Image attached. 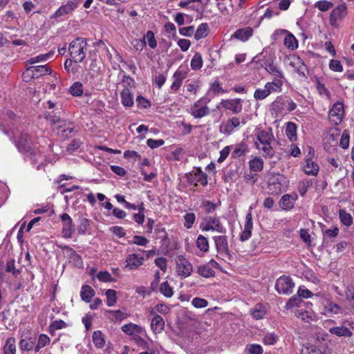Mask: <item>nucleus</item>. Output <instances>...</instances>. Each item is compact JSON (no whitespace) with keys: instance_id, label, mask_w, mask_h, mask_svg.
I'll list each match as a JSON object with an SVG mask.
<instances>
[{"instance_id":"obj_1","label":"nucleus","mask_w":354,"mask_h":354,"mask_svg":"<svg viewBox=\"0 0 354 354\" xmlns=\"http://www.w3.org/2000/svg\"><path fill=\"white\" fill-rule=\"evenodd\" d=\"M255 137L257 140L254 142V146L261 155L265 158H272L275 153L272 146V142L275 141L272 130L257 129Z\"/></svg>"},{"instance_id":"obj_2","label":"nucleus","mask_w":354,"mask_h":354,"mask_svg":"<svg viewBox=\"0 0 354 354\" xmlns=\"http://www.w3.org/2000/svg\"><path fill=\"white\" fill-rule=\"evenodd\" d=\"M87 48L86 40L77 37L73 40L68 47L70 55L75 62H82L86 57Z\"/></svg>"},{"instance_id":"obj_3","label":"nucleus","mask_w":354,"mask_h":354,"mask_svg":"<svg viewBox=\"0 0 354 354\" xmlns=\"http://www.w3.org/2000/svg\"><path fill=\"white\" fill-rule=\"evenodd\" d=\"M288 183V180L284 175L272 174L268 178V192L271 194H278L284 191Z\"/></svg>"},{"instance_id":"obj_4","label":"nucleus","mask_w":354,"mask_h":354,"mask_svg":"<svg viewBox=\"0 0 354 354\" xmlns=\"http://www.w3.org/2000/svg\"><path fill=\"white\" fill-rule=\"evenodd\" d=\"M51 72L47 65L30 66L23 73L22 77L25 82H29L32 79L50 74Z\"/></svg>"},{"instance_id":"obj_5","label":"nucleus","mask_w":354,"mask_h":354,"mask_svg":"<svg viewBox=\"0 0 354 354\" xmlns=\"http://www.w3.org/2000/svg\"><path fill=\"white\" fill-rule=\"evenodd\" d=\"M210 100L207 97H203L197 100L189 109V113L194 118H201L209 114L207 104Z\"/></svg>"},{"instance_id":"obj_6","label":"nucleus","mask_w":354,"mask_h":354,"mask_svg":"<svg viewBox=\"0 0 354 354\" xmlns=\"http://www.w3.org/2000/svg\"><path fill=\"white\" fill-rule=\"evenodd\" d=\"M176 272L178 276L186 278L191 275L193 271L192 264L183 256L176 258Z\"/></svg>"},{"instance_id":"obj_7","label":"nucleus","mask_w":354,"mask_h":354,"mask_svg":"<svg viewBox=\"0 0 354 354\" xmlns=\"http://www.w3.org/2000/svg\"><path fill=\"white\" fill-rule=\"evenodd\" d=\"M294 287L295 283L292 279L288 276L280 277L275 283V289L280 294H290Z\"/></svg>"},{"instance_id":"obj_8","label":"nucleus","mask_w":354,"mask_h":354,"mask_svg":"<svg viewBox=\"0 0 354 354\" xmlns=\"http://www.w3.org/2000/svg\"><path fill=\"white\" fill-rule=\"evenodd\" d=\"M346 15V6L344 4L339 5L332 10L330 15V24L335 28L339 27L340 22L344 19Z\"/></svg>"},{"instance_id":"obj_9","label":"nucleus","mask_w":354,"mask_h":354,"mask_svg":"<svg viewBox=\"0 0 354 354\" xmlns=\"http://www.w3.org/2000/svg\"><path fill=\"white\" fill-rule=\"evenodd\" d=\"M202 230L205 231H215L219 233L224 234L226 229L221 224L218 218L209 216L207 217L201 225Z\"/></svg>"},{"instance_id":"obj_10","label":"nucleus","mask_w":354,"mask_h":354,"mask_svg":"<svg viewBox=\"0 0 354 354\" xmlns=\"http://www.w3.org/2000/svg\"><path fill=\"white\" fill-rule=\"evenodd\" d=\"M245 123L246 120L244 118L240 120V118L238 117H232L221 126L220 130L223 134L230 136L236 129H238L241 124H245Z\"/></svg>"},{"instance_id":"obj_11","label":"nucleus","mask_w":354,"mask_h":354,"mask_svg":"<svg viewBox=\"0 0 354 354\" xmlns=\"http://www.w3.org/2000/svg\"><path fill=\"white\" fill-rule=\"evenodd\" d=\"M322 314L327 317L337 315L342 311V308L339 305L326 297L322 299Z\"/></svg>"},{"instance_id":"obj_12","label":"nucleus","mask_w":354,"mask_h":354,"mask_svg":"<svg viewBox=\"0 0 354 354\" xmlns=\"http://www.w3.org/2000/svg\"><path fill=\"white\" fill-rule=\"evenodd\" d=\"M79 0H71L66 4L61 6L52 15L51 18L61 19L64 16L71 14L79 5Z\"/></svg>"},{"instance_id":"obj_13","label":"nucleus","mask_w":354,"mask_h":354,"mask_svg":"<svg viewBox=\"0 0 354 354\" xmlns=\"http://www.w3.org/2000/svg\"><path fill=\"white\" fill-rule=\"evenodd\" d=\"M344 113V105L342 102H336L330 109L328 118L333 124H338L342 122Z\"/></svg>"},{"instance_id":"obj_14","label":"nucleus","mask_w":354,"mask_h":354,"mask_svg":"<svg viewBox=\"0 0 354 354\" xmlns=\"http://www.w3.org/2000/svg\"><path fill=\"white\" fill-rule=\"evenodd\" d=\"M33 142L31 138L27 134H22L17 143V147L20 152L26 154L33 149Z\"/></svg>"},{"instance_id":"obj_15","label":"nucleus","mask_w":354,"mask_h":354,"mask_svg":"<svg viewBox=\"0 0 354 354\" xmlns=\"http://www.w3.org/2000/svg\"><path fill=\"white\" fill-rule=\"evenodd\" d=\"M301 169L306 175L316 176L319 171V167L310 157L304 159Z\"/></svg>"},{"instance_id":"obj_16","label":"nucleus","mask_w":354,"mask_h":354,"mask_svg":"<svg viewBox=\"0 0 354 354\" xmlns=\"http://www.w3.org/2000/svg\"><path fill=\"white\" fill-rule=\"evenodd\" d=\"M145 258L138 254H131L126 259V268L129 270H136L144 263Z\"/></svg>"},{"instance_id":"obj_17","label":"nucleus","mask_w":354,"mask_h":354,"mask_svg":"<svg viewBox=\"0 0 354 354\" xmlns=\"http://www.w3.org/2000/svg\"><path fill=\"white\" fill-rule=\"evenodd\" d=\"M252 207H250L249 212L245 216V223L244 225V230L241 232L240 239L245 241L251 237L252 230L253 228L252 216Z\"/></svg>"},{"instance_id":"obj_18","label":"nucleus","mask_w":354,"mask_h":354,"mask_svg":"<svg viewBox=\"0 0 354 354\" xmlns=\"http://www.w3.org/2000/svg\"><path fill=\"white\" fill-rule=\"evenodd\" d=\"M61 219L63 223L62 234L64 237L70 238L75 230L71 217L66 213L62 214Z\"/></svg>"},{"instance_id":"obj_19","label":"nucleus","mask_w":354,"mask_h":354,"mask_svg":"<svg viewBox=\"0 0 354 354\" xmlns=\"http://www.w3.org/2000/svg\"><path fill=\"white\" fill-rule=\"evenodd\" d=\"M216 250L221 254H228L229 247L227 237L225 235L215 236L213 237Z\"/></svg>"},{"instance_id":"obj_20","label":"nucleus","mask_w":354,"mask_h":354,"mask_svg":"<svg viewBox=\"0 0 354 354\" xmlns=\"http://www.w3.org/2000/svg\"><path fill=\"white\" fill-rule=\"evenodd\" d=\"M289 65L299 75L305 76L307 71L306 66L299 57H292L290 59Z\"/></svg>"},{"instance_id":"obj_21","label":"nucleus","mask_w":354,"mask_h":354,"mask_svg":"<svg viewBox=\"0 0 354 354\" xmlns=\"http://www.w3.org/2000/svg\"><path fill=\"white\" fill-rule=\"evenodd\" d=\"M221 105L226 109L232 111L234 113H238L242 110L241 99L225 100L221 102Z\"/></svg>"},{"instance_id":"obj_22","label":"nucleus","mask_w":354,"mask_h":354,"mask_svg":"<svg viewBox=\"0 0 354 354\" xmlns=\"http://www.w3.org/2000/svg\"><path fill=\"white\" fill-rule=\"evenodd\" d=\"M188 181L197 186L198 184L205 185L207 183V176L202 172L200 169L197 170L194 174H190L188 178Z\"/></svg>"},{"instance_id":"obj_23","label":"nucleus","mask_w":354,"mask_h":354,"mask_svg":"<svg viewBox=\"0 0 354 354\" xmlns=\"http://www.w3.org/2000/svg\"><path fill=\"white\" fill-rule=\"evenodd\" d=\"M329 332L332 335L340 337H351L353 336V332L344 326L332 327L329 328Z\"/></svg>"},{"instance_id":"obj_24","label":"nucleus","mask_w":354,"mask_h":354,"mask_svg":"<svg viewBox=\"0 0 354 354\" xmlns=\"http://www.w3.org/2000/svg\"><path fill=\"white\" fill-rule=\"evenodd\" d=\"M165 328V321L163 318L158 315H155L151 322V328L155 333H161Z\"/></svg>"},{"instance_id":"obj_25","label":"nucleus","mask_w":354,"mask_h":354,"mask_svg":"<svg viewBox=\"0 0 354 354\" xmlns=\"http://www.w3.org/2000/svg\"><path fill=\"white\" fill-rule=\"evenodd\" d=\"M253 35V29L250 27H245L236 30L233 36L234 38L245 41L249 39Z\"/></svg>"},{"instance_id":"obj_26","label":"nucleus","mask_w":354,"mask_h":354,"mask_svg":"<svg viewBox=\"0 0 354 354\" xmlns=\"http://www.w3.org/2000/svg\"><path fill=\"white\" fill-rule=\"evenodd\" d=\"M232 149V157L234 158L245 156L248 151V147L244 142H240L236 145H231Z\"/></svg>"},{"instance_id":"obj_27","label":"nucleus","mask_w":354,"mask_h":354,"mask_svg":"<svg viewBox=\"0 0 354 354\" xmlns=\"http://www.w3.org/2000/svg\"><path fill=\"white\" fill-rule=\"evenodd\" d=\"M122 330L128 335H134L142 333L145 330L139 325L129 323L122 327Z\"/></svg>"},{"instance_id":"obj_28","label":"nucleus","mask_w":354,"mask_h":354,"mask_svg":"<svg viewBox=\"0 0 354 354\" xmlns=\"http://www.w3.org/2000/svg\"><path fill=\"white\" fill-rule=\"evenodd\" d=\"M121 102L124 106L131 107L133 104V97L129 88H124L121 92Z\"/></svg>"},{"instance_id":"obj_29","label":"nucleus","mask_w":354,"mask_h":354,"mask_svg":"<svg viewBox=\"0 0 354 354\" xmlns=\"http://www.w3.org/2000/svg\"><path fill=\"white\" fill-rule=\"evenodd\" d=\"M54 55V51H50L46 54L39 55L28 59L25 64L26 66L32 65L39 62H45L49 59L52 58Z\"/></svg>"},{"instance_id":"obj_30","label":"nucleus","mask_w":354,"mask_h":354,"mask_svg":"<svg viewBox=\"0 0 354 354\" xmlns=\"http://www.w3.org/2000/svg\"><path fill=\"white\" fill-rule=\"evenodd\" d=\"M297 125L292 122H288L286 125V136L290 142H295L297 140Z\"/></svg>"},{"instance_id":"obj_31","label":"nucleus","mask_w":354,"mask_h":354,"mask_svg":"<svg viewBox=\"0 0 354 354\" xmlns=\"http://www.w3.org/2000/svg\"><path fill=\"white\" fill-rule=\"evenodd\" d=\"M301 354H325L322 347L308 343L301 350Z\"/></svg>"},{"instance_id":"obj_32","label":"nucleus","mask_w":354,"mask_h":354,"mask_svg":"<svg viewBox=\"0 0 354 354\" xmlns=\"http://www.w3.org/2000/svg\"><path fill=\"white\" fill-rule=\"evenodd\" d=\"M283 45L288 49L293 50L298 47V42L295 37L288 31L283 39Z\"/></svg>"},{"instance_id":"obj_33","label":"nucleus","mask_w":354,"mask_h":354,"mask_svg":"<svg viewBox=\"0 0 354 354\" xmlns=\"http://www.w3.org/2000/svg\"><path fill=\"white\" fill-rule=\"evenodd\" d=\"M265 69L270 74L275 76V78L283 79L284 77L283 72L279 68V67L276 64L273 63L266 64Z\"/></svg>"},{"instance_id":"obj_34","label":"nucleus","mask_w":354,"mask_h":354,"mask_svg":"<svg viewBox=\"0 0 354 354\" xmlns=\"http://www.w3.org/2000/svg\"><path fill=\"white\" fill-rule=\"evenodd\" d=\"M68 253V258L71 263H73L76 266H80L82 265V261L81 257L77 254V252L72 248H66Z\"/></svg>"},{"instance_id":"obj_35","label":"nucleus","mask_w":354,"mask_h":354,"mask_svg":"<svg viewBox=\"0 0 354 354\" xmlns=\"http://www.w3.org/2000/svg\"><path fill=\"white\" fill-rule=\"evenodd\" d=\"M197 273L205 278L212 277L215 274L214 271L210 268V265L207 264L199 266L197 268Z\"/></svg>"},{"instance_id":"obj_36","label":"nucleus","mask_w":354,"mask_h":354,"mask_svg":"<svg viewBox=\"0 0 354 354\" xmlns=\"http://www.w3.org/2000/svg\"><path fill=\"white\" fill-rule=\"evenodd\" d=\"M295 200L290 194H285L280 200V206L283 209H290L294 206Z\"/></svg>"},{"instance_id":"obj_37","label":"nucleus","mask_w":354,"mask_h":354,"mask_svg":"<svg viewBox=\"0 0 354 354\" xmlns=\"http://www.w3.org/2000/svg\"><path fill=\"white\" fill-rule=\"evenodd\" d=\"M57 129L59 131L58 133L61 132L63 136L68 137L71 136L73 132L74 127L72 124L64 121L62 124L58 126Z\"/></svg>"},{"instance_id":"obj_38","label":"nucleus","mask_w":354,"mask_h":354,"mask_svg":"<svg viewBox=\"0 0 354 354\" xmlns=\"http://www.w3.org/2000/svg\"><path fill=\"white\" fill-rule=\"evenodd\" d=\"M264 162L260 157H255L249 161V167L252 171L259 172L263 168Z\"/></svg>"},{"instance_id":"obj_39","label":"nucleus","mask_w":354,"mask_h":354,"mask_svg":"<svg viewBox=\"0 0 354 354\" xmlns=\"http://www.w3.org/2000/svg\"><path fill=\"white\" fill-rule=\"evenodd\" d=\"M339 217L341 223L344 225L349 227L353 224V217L351 214L348 213L346 210L342 209H339Z\"/></svg>"},{"instance_id":"obj_40","label":"nucleus","mask_w":354,"mask_h":354,"mask_svg":"<svg viewBox=\"0 0 354 354\" xmlns=\"http://www.w3.org/2000/svg\"><path fill=\"white\" fill-rule=\"evenodd\" d=\"M26 154L30 156V160L32 165L37 163L39 162V159H40V163L37 166V169L40 170V169H43V166H44L43 158L40 153H36L34 151V149H33L30 152H28Z\"/></svg>"},{"instance_id":"obj_41","label":"nucleus","mask_w":354,"mask_h":354,"mask_svg":"<svg viewBox=\"0 0 354 354\" xmlns=\"http://www.w3.org/2000/svg\"><path fill=\"white\" fill-rule=\"evenodd\" d=\"M80 296L83 301L89 302L94 296V290L89 286H83L82 288Z\"/></svg>"},{"instance_id":"obj_42","label":"nucleus","mask_w":354,"mask_h":354,"mask_svg":"<svg viewBox=\"0 0 354 354\" xmlns=\"http://www.w3.org/2000/svg\"><path fill=\"white\" fill-rule=\"evenodd\" d=\"M282 79L280 78H274V80L271 82H267L266 87L269 88L270 93L272 92H279L281 90V87L283 85Z\"/></svg>"},{"instance_id":"obj_43","label":"nucleus","mask_w":354,"mask_h":354,"mask_svg":"<svg viewBox=\"0 0 354 354\" xmlns=\"http://www.w3.org/2000/svg\"><path fill=\"white\" fill-rule=\"evenodd\" d=\"M15 339L14 337H9L7 339L6 344L3 347L4 354H15L16 346Z\"/></svg>"},{"instance_id":"obj_44","label":"nucleus","mask_w":354,"mask_h":354,"mask_svg":"<svg viewBox=\"0 0 354 354\" xmlns=\"http://www.w3.org/2000/svg\"><path fill=\"white\" fill-rule=\"evenodd\" d=\"M92 338L93 342L97 348H102L104 346L105 340L101 331H95L93 334Z\"/></svg>"},{"instance_id":"obj_45","label":"nucleus","mask_w":354,"mask_h":354,"mask_svg":"<svg viewBox=\"0 0 354 354\" xmlns=\"http://www.w3.org/2000/svg\"><path fill=\"white\" fill-rule=\"evenodd\" d=\"M218 10L224 15L229 13L228 7H232V0H216Z\"/></svg>"},{"instance_id":"obj_46","label":"nucleus","mask_w":354,"mask_h":354,"mask_svg":"<svg viewBox=\"0 0 354 354\" xmlns=\"http://www.w3.org/2000/svg\"><path fill=\"white\" fill-rule=\"evenodd\" d=\"M263 352L262 346L257 344H249L245 348L246 354H262Z\"/></svg>"},{"instance_id":"obj_47","label":"nucleus","mask_w":354,"mask_h":354,"mask_svg":"<svg viewBox=\"0 0 354 354\" xmlns=\"http://www.w3.org/2000/svg\"><path fill=\"white\" fill-rule=\"evenodd\" d=\"M208 33V26L207 24H201L197 28L194 38L196 40H199L202 38H204L207 35Z\"/></svg>"},{"instance_id":"obj_48","label":"nucleus","mask_w":354,"mask_h":354,"mask_svg":"<svg viewBox=\"0 0 354 354\" xmlns=\"http://www.w3.org/2000/svg\"><path fill=\"white\" fill-rule=\"evenodd\" d=\"M170 307L165 304H158L153 309L151 310V314L156 315V313H158L162 315H167L170 313Z\"/></svg>"},{"instance_id":"obj_49","label":"nucleus","mask_w":354,"mask_h":354,"mask_svg":"<svg viewBox=\"0 0 354 354\" xmlns=\"http://www.w3.org/2000/svg\"><path fill=\"white\" fill-rule=\"evenodd\" d=\"M69 92L73 96H81L83 94V84L80 82H75L70 87Z\"/></svg>"},{"instance_id":"obj_50","label":"nucleus","mask_w":354,"mask_h":354,"mask_svg":"<svg viewBox=\"0 0 354 354\" xmlns=\"http://www.w3.org/2000/svg\"><path fill=\"white\" fill-rule=\"evenodd\" d=\"M142 39L146 41V44H148L151 49H154L157 46V41L151 30H148Z\"/></svg>"},{"instance_id":"obj_51","label":"nucleus","mask_w":354,"mask_h":354,"mask_svg":"<svg viewBox=\"0 0 354 354\" xmlns=\"http://www.w3.org/2000/svg\"><path fill=\"white\" fill-rule=\"evenodd\" d=\"M279 340V337L273 333H266L263 337V343L265 345L272 346L274 345Z\"/></svg>"},{"instance_id":"obj_52","label":"nucleus","mask_w":354,"mask_h":354,"mask_svg":"<svg viewBox=\"0 0 354 354\" xmlns=\"http://www.w3.org/2000/svg\"><path fill=\"white\" fill-rule=\"evenodd\" d=\"M196 245L202 252H207L209 250V243L206 237L199 235L196 240Z\"/></svg>"},{"instance_id":"obj_53","label":"nucleus","mask_w":354,"mask_h":354,"mask_svg":"<svg viewBox=\"0 0 354 354\" xmlns=\"http://www.w3.org/2000/svg\"><path fill=\"white\" fill-rule=\"evenodd\" d=\"M109 315L110 319L115 322H121L127 318V315L120 310H111Z\"/></svg>"},{"instance_id":"obj_54","label":"nucleus","mask_w":354,"mask_h":354,"mask_svg":"<svg viewBox=\"0 0 354 354\" xmlns=\"http://www.w3.org/2000/svg\"><path fill=\"white\" fill-rule=\"evenodd\" d=\"M203 66V59L198 53H195L191 60V68L193 70H198Z\"/></svg>"},{"instance_id":"obj_55","label":"nucleus","mask_w":354,"mask_h":354,"mask_svg":"<svg viewBox=\"0 0 354 354\" xmlns=\"http://www.w3.org/2000/svg\"><path fill=\"white\" fill-rule=\"evenodd\" d=\"M270 94L269 88L266 87V84L263 88H258L254 93V97L257 100H262Z\"/></svg>"},{"instance_id":"obj_56","label":"nucleus","mask_w":354,"mask_h":354,"mask_svg":"<svg viewBox=\"0 0 354 354\" xmlns=\"http://www.w3.org/2000/svg\"><path fill=\"white\" fill-rule=\"evenodd\" d=\"M312 185V181L308 179H304L299 183L298 191L301 196H304L306 194L308 189Z\"/></svg>"},{"instance_id":"obj_57","label":"nucleus","mask_w":354,"mask_h":354,"mask_svg":"<svg viewBox=\"0 0 354 354\" xmlns=\"http://www.w3.org/2000/svg\"><path fill=\"white\" fill-rule=\"evenodd\" d=\"M266 313V310L260 304H257L252 310V315L257 319H261Z\"/></svg>"},{"instance_id":"obj_58","label":"nucleus","mask_w":354,"mask_h":354,"mask_svg":"<svg viewBox=\"0 0 354 354\" xmlns=\"http://www.w3.org/2000/svg\"><path fill=\"white\" fill-rule=\"evenodd\" d=\"M160 291L167 298L171 297L174 295L172 288L169 285L167 281H165L160 284Z\"/></svg>"},{"instance_id":"obj_59","label":"nucleus","mask_w":354,"mask_h":354,"mask_svg":"<svg viewBox=\"0 0 354 354\" xmlns=\"http://www.w3.org/2000/svg\"><path fill=\"white\" fill-rule=\"evenodd\" d=\"M50 343V338L45 334H41L39 337L37 344L35 348V352H38L40 348L46 346Z\"/></svg>"},{"instance_id":"obj_60","label":"nucleus","mask_w":354,"mask_h":354,"mask_svg":"<svg viewBox=\"0 0 354 354\" xmlns=\"http://www.w3.org/2000/svg\"><path fill=\"white\" fill-rule=\"evenodd\" d=\"M106 303L109 306H113L116 302V292L114 290L109 289L106 292Z\"/></svg>"},{"instance_id":"obj_61","label":"nucleus","mask_w":354,"mask_h":354,"mask_svg":"<svg viewBox=\"0 0 354 354\" xmlns=\"http://www.w3.org/2000/svg\"><path fill=\"white\" fill-rule=\"evenodd\" d=\"M333 4L332 2L326 0L319 1L315 4V8L322 12H326L328 10L333 7Z\"/></svg>"},{"instance_id":"obj_62","label":"nucleus","mask_w":354,"mask_h":354,"mask_svg":"<svg viewBox=\"0 0 354 354\" xmlns=\"http://www.w3.org/2000/svg\"><path fill=\"white\" fill-rule=\"evenodd\" d=\"M295 315L298 318H301L302 320L308 322L310 320L312 319V313L311 312L308 310H297L295 313Z\"/></svg>"},{"instance_id":"obj_63","label":"nucleus","mask_w":354,"mask_h":354,"mask_svg":"<svg viewBox=\"0 0 354 354\" xmlns=\"http://www.w3.org/2000/svg\"><path fill=\"white\" fill-rule=\"evenodd\" d=\"M89 225V220L86 218L82 217L80 218V223L77 228L78 232L81 234H84L87 231Z\"/></svg>"},{"instance_id":"obj_64","label":"nucleus","mask_w":354,"mask_h":354,"mask_svg":"<svg viewBox=\"0 0 354 354\" xmlns=\"http://www.w3.org/2000/svg\"><path fill=\"white\" fill-rule=\"evenodd\" d=\"M350 135L347 131H344L341 136L339 146L343 149H347L349 146Z\"/></svg>"}]
</instances>
